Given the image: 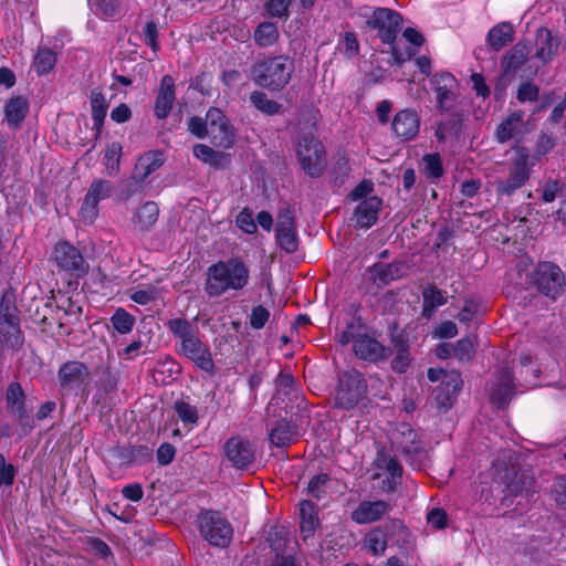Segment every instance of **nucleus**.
I'll return each mask as SVG.
<instances>
[{
	"instance_id": "1",
	"label": "nucleus",
	"mask_w": 566,
	"mask_h": 566,
	"mask_svg": "<svg viewBox=\"0 0 566 566\" xmlns=\"http://www.w3.org/2000/svg\"><path fill=\"white\" fill-rule=\"evenodd\" d=\"M250 282V269L241 258L219 260L208 266L205 292L210 297H220L228 292H240Z\"/></svg>"
},
{
	"instance_id": "2",
	"label": "nucleus",
	"mask_w": 566,
	"mask_h": 566,
	"mask_svg": "<svg viewBox=\"0 0 566 566\" xmlns=\"http://www.w3.org/2000/svg\"><path fill=\"white\" fill-rule=\"evenodd\" d=\"M167 326L179 339L177 353L191 360L199 369L212 373L214 363L208 346L198 336V328L184 318L170 319Z\"/></svg>"
},
{
	"instance_id": "3",
	"label": "nucleus",
	"mask_w": 566,
	"mask_h": 566,
	"mask_svg": "<svg viewBox=\"0 0 566 566\" xmlns=\"http://www.w3.org/2000/svg\"><path fill=\"white\" fill-rule=\"evenodd\" d=\"M292 72V62L280 55L255 63L252 67V78L259 86L277 91L289 83Z\"/></svg>"
},
{
	"instance_id": "4",
	"label": "nucleus",
	"mask_w": 566,
	"mask_h": 566,
	"mask_svg": "<svg viewBox=\"0 0 566 566\" xmlns=\"http://www.w3.org/2000/svg\"><path fill=\"white\" fill-rule=\"evenodd\" d=\"M197 525L200 535L212 546L226 547L232 539V526L219 512H201Z\"/></svg>"
},
{
	"instance_id": "5",
	"label": "nucleus",
	"mask_w": 566,
	"mask_h": 566,
	"mask_svg": "<svg viewBox=\"0 0 566 566\" xmlns=\"http://www.w3.org/2000/svg\"><path fill=\"white\" fill-rule=\"evenodd\" d=\"M367 394V384L361 373L357 370L345 371L336 391V406L343 409H353Z\"/></svg>"
},
{
	"instance_id": "6",
	"label": "nucleus",
	"mask_w": 566,
	"mask_h": 566,
	"mask_svg": "<svg viewBox=\"0 0 566 566\" xmlns=\"http://www.w3.org/2000/svg\"><path fill=\"white\" fill-rule=\"evenodd\" d=\"M517 458L512 451H504L501 458L493 462L495 478L504 483L511 493H520L527 484V479L516 463Z\"/></svg>"
},
{
	"instance_id": "7",
	"label": "nucleus",
	"mask_w": 566,
	"mask_h": 566,
	"mask_svg": "<svg viewBox=\"0 0 566 566\" xmlns=\"http://www.w3.org/2000/svg\"><path fill=\"white\" fill-rule=\"evenodd\" d=\"M22 342L17 308L10 295L4 294L0 302V345L14 348Z\"/></svg>"
},
{
	"instance_id": "8",
	"label": "nucleus",
	"mask_w": 566,
	"mask_h": 566,
	"mask_svg": "<svg viewBox=\"0 0 566 566\" xmlns=\"http://www.w3.org/2000/svg\"><path fill=\"white\" fill-rule=\"evenodd\" d=\"M532 280L536 289L552 300H556L560 295L565 284L564 273L556 264L551 262L538 263Z\"/></svg>"
},
{
	"instance_id": "9",
	"label": "nucleus",
	"mask_w": 566,
	"mask_h": 566,
	"mask_svg": "<svg viewBox=\"0 0 566 566\" xmlns=\"http://www.w3.org/2000/svg\"><path fill=\"white\" fill-rule=\"evenodd\" d=\"M297 157L303 169L310 176H318L325 167V154L323 145L312 138L305 137L297 146Z\"/></svg>"
},
{
	"instance_id": "10",
	"label": "nucleus",
	"mask_w": 566,
	"mask_h": 566,
	"mask_svg": "<svg viewBox=\"0 0 566 566\" xmlns=\"http://www.w3.org/2000/svg\"><path fill=\"white\" fill-rule=\"evenodd\" d=\"M53 260L59 269L77 276L87 273L88 265L81 252L69 242H60L53 250Z\"/></svg>"
},
{
	"instance_id": "11",
	"label": "nucleus",
	"mask_w": 566,
	"mask_h": 566,
	"mask_svg": "<svg viewBox=\"0 0 566 566\" xmlns=\"http://www.w3.org/2000/svg\"><path fill=\"white\" fill-rule=\"evenodd\" d=\"M113 186L109 181L104 179H95L91 184L81 210L80 214L84 222L93 223L98 213V202L108 198L112 193Z\"/></svg>"
},
{
	"instance_id": "12",
	"label": "nucleus",
	"mask_w": 566,
	"mask_h": 566,
	"mask_svg": "<svg viewBox=\"0 0 566 566\" xmlns=\"http://www.w3.org/2000/svg\"><path fill=\"white\" fill-rule=\"evenodd\" d=\"M207 120L212 144L224 149L230 148L234 143V132L223 113L219 108H210Z\"/></svg>"
},
{
	"instance_id": "13",
	"label": "nucleus",
	"mask_w": 566,
	"mask_h": 566,
	"mask_svg": "<svg viewBox=\"0 0 566 566\" xmlns=\"http://www.w3.org/2000/svg\"><path fill=\"white\" fill-rule=\"evenodd\" d=\"M370 23L378 29L379 38L384 43L392 44L401 28V15L387 8H378L374 11Z\"/></svg>"
},
{
	"instance_id": "14",
	"label": "nucleus",
	"mask_w": 566,
	"mask_h": 566,
	"mask_svg": "<svg viewBox=\"0 0 566 566\" xmlns=\"http://www.w3.org/2000/svg\"><path fill=\"white\" fill-rule=\"evenodd\" d=\"M528 153L524 148L516 150V158L506 181L499 182L497 189L505 195L513 193L521 188L530 178Z\"/></svg>"
},
{
	"instance_id": "15",
	"label": "nucleus",
	"mask_w": 566,
	"mask_h": 566,
	"mask_svg": "<svg viewBox=\"0 0 566 566\" xmlns=\"http://www.w3.org/2000/svg\"><path fill=\"white\" fill-rule=\"evenodd\" d=\"M61 387L64 390H83L90 382V370L81 361H67L57 373Z\"/></svg>"
},
{
	"instance_id": "16",
	"label": "nucleus",
	"mask_w": 566,
	"mask_h": 566,
	"mask_svg": "<svg viewBox=\"0 0 566 566\" xmlns=\"http://www.w3.org/2000/svg\"><path fill=\"white\" fill-rule=\"evenodd\" d=\"M228 460L238 469L248 468L255 458L254 446L240 437H231L224 444Z\"/></svg>"
},
{
	"instance_id": "17",
	"label": "nucleus",
	"mask_w": 566,
	"mask_h": 566,
	"mask_svg": "<svg viewBox=\"0 0 566 566\" xmlns=\"http://www.w3.org/2000/svg\"><path fill=\"white\" fill-rule=\"evenodd\" d=\"M489 396L496 407H504L514 395V382L509 369L496 371L489 384Z\"/></svg>"
},
{
	"instance_id": "18",
	"label": "nucleus",
	"mask_w": 566,
	"mask_h": 566,
	"mask_svg": "<svg viewBox=\"0 0 566 566\" xmlns=\"http://www.w3.org/2000/svg\"><path fill=\"white\" fill-rule=\"evenodd\" d=\"M391 128L397 137L402 140H411L420 129L419 115L413 109H401L395 115Z\"/></svg>"
},
{
	"instance_id": "19",
	"label": "nucleus",
	"mask_w": 566,
	"mask_h": 566,
	"mask_svg": "<svg viewBox=\"0 0 566 566\" xmlns=\"http://www.w3.org/2000/svg\"><path fill=\"white\" fill-rule=\"evenodd\" d=\"M276 240L280 247L289 253L297 249L294 218L290 210H283L277 216Z\"/></svg>"
},
{
	"instance_id": "20",
	"label": "nucleus",
	"mask_w": 566,
	"mask_h": 566,
	"mask_svg": "<svg viewBox=\"0 0 566 566\" xmlns=\"http://www.w3.org/2000/svg\"><path fill=\"white\" fill-rule=\"evenodd\" d=\"M390 510V505L381 500L361 501L352 512L350 517L357 524L379 521Z\"/></svg>"
},
{
	"instance_id": "21",
	"label": "nucleus",
	"mask_w": 566,
	"mask_h": 566,
	"mask_svg": "<svg viewBox=\"0 0 566 566\" xmlns=\"http://www.w3.org/2000/svg\"><path fill=\"white\" fill-rule=\"evenodd\" d=\"M462 379L458 371H450L444 376L437 391L436 401L440 408L448 409L455 401V397L461 390Z\"/></svg>"
},
{
	"instance_id": "22",
	"label": "nucleus",
	"mask_w": 566,
	"mask_h": 566,
	"mask_svg": "<svg viewBox=\"0 0 566 566\" xmlns=\"http://www.w3.org/2000/svg\"><path fill=\"white\" fill-rule=\"evenodd\" d=\"M353 350L358 358L369 361H377L388 356V349L384 345L366 335L354 339Z\"/></svg>"
},
{
	"instance_id": "23",
	"label": "nucleus",
	"mask_w": 566,
	"mask_h": 566,
	"mask_svg": "<svg viewBox=\"0 0 566 566\" xmlns=\"http://www.w3.org/2000/svg\"><path fill=\"white\" fill-rule=\"evenodd\" d=\"M559 42L552 34L551 30L547 28H539L536 31L535 36V57L539 60L542 63H548L554 60Z\"/></svg>"
},
{
	"instance_id": "24",
	"label": "nucleus",
	"mask_w": 566,
	"mask_h": 566,
	"mask_svg": "<svg viewBox=\"0 0 566 566\" xmlns=\"http://www.w3.org/2000/svg\"><path fill=\"white\" fill-rule=\"evenodd\" d=\"M381 203V200L375 196L359 202L354 211L356 227L365 229L370 228L378 218Z\"/></svg>"
},
{
	"instance_id": "25",
	"label": "nucleus",
	"mask_w": 566,
	"mask_h": 566,
	"mask_svg": "<svg viewBox=\"0 0 566 566\" xmlns=\"http://www.w3.org/2000/svg\"><path fill=\"white\" fill-rule=\"evenodd\" d=\"M175 102V81L166 75L161 78L160 87L155 103V115L157 118H166Z\"/></svg>"
},
{
	"instance_id": "26",
	"label": "nucleus",
	"mask_w": 566,
	"mask_h": 566,
	"mask_svg": "<svg viewBox=\"0 0 566 566\" xmlns=\"http://www.w3.org/2000/svg\"><path fill=\"white\" fill-rule=\"evenodd\" d=\"M433 84L439 106L448 109L454 101L455 77L450 73L437 74L433 77Z\"/></svg>"
},
{
	"instance_id": "27",
	"label": "nucleus",
	"mask_w": 566,
	"mask_h": 566,
	"mask_svg": "<svg viewBox=\"0 0 566 566\" xmlns=\"http://www.w3.org/2000/svg\"><path fill=\"white\" fill-rule=\"evenodd\" d=\"M394 441L398 449L406 454L419 453L422 450L417 431L408 423L399 424L394 436Z\"/></svg>"
},
{
	"instance_id": "28",
	"label": "nucleus",
	"mask_w": 566,
	"mask_h": 566,
	"mask_svg": "<svg viewBox=\"0 0 566 566\" xmlns=\"http://www.w3.org/2000/svg\"><path fill=\"white\" fill-rule=\"evenodd\" d=\"M371 279L377 285H387L391 281L398 280L406 272V266L401 262L389 264L377 263L369 269Z\"/></svg>"
},
{
	"instance_id": "29",
	"label": "nucleus",
	"mask_w": 566,
	"mask_h": 566,
	"mask_svg": "<svg viewBox=\"0 0 566 566\" xmlns=\"http://www.w3.org/2000/svg\"><path fill=\"white\" fill-rule=\"evenodd\" d=\"M29 111L28 101L21 96L11 97L4 107V119L8 126L17 129L21 126Z\"/></svg>"
},
{
	"instance_id": "30",
	"label": "nucleus",
	"mask_w": 566,
	"mask_h": 566,
	"mask_svg": "<svg viewBox=\"0 0 566 566\" xmlns=\"http://www.w3.org/2000/svg\"><path fill=\"white\" fill-rule=\"evenodd\" d=\"M301 533L304 539L313 537L318 524L316 506L311 501L304 500L300 504Z\"/></svg>"
},
{
	"instance_id": "31",
	"label": "nucleus",
	"mask_w": 566,
	"mask_h": 566,
	"mask_svg": "<svg viewBox=\"0 0 566 566\" xmlns=\"http://www.w3.org/2000/svg\"><path fill=\"white\" fill-rule=\"evenodd\" d=\"M164 163L160 151H147L142 155L134 168V178L144 181L151 172L156 171Z\"/></svg>"
},
{
	"instance_id": "32",
	"label": "nucleus",
	"mask_w": 566,
	"mask_h": 566,
	"mask_svg": "<svg viewBox=\"0 0 566 566\" xmlns=\"http://www.w3.org/2000/svg\"><path fill=\"white\" fill-rule=\"evenodd\" d=\"M524 125V114L521 111L511 113L496 128L495 136L500 143H505L521 132Z\"/></svg>"
},
{
	"instance_id": "33",
	"label": "nucleus",
	"mask_w": 566,
	"mask_h": 566,
	"mask_svg": "<svg viewBox=\"0 0 566 566\" xmlns=\"http://www.w3.org/2000/svg\"><path fill=\"white\" fill-rule=\"evenodd\" d=\"M125 0H87L90 11L102 20L116 18L124 10Z\"/></svg>"
},
{
	"instance_id": "34",
	"label": "nucleus",
	"mask_w": 566,
	"mask_h": 566,
	"mask_svg": "<svg viewBox=\"0 0 566 566\" xmlns=\"http://www.w3.org/2000/svg\"><path fill=\"white\" fill-rule=\"evenodd\" d=\"M423 305L422 315L430 319L436 310L444 305L448 301V295L444 291L439 290L434 285H429L422 291Z\"/></svg>"
},
{
	"instance_id": "35",
	"label": "nucleus",
	"mask_w": 566,
	"mask_h": 566,
	"mask_svg": "<svg viewBox=\"0 0 566 566\" xmlns=\"http://www.w3.org/2000/svg\"><path fill=\"white\" fill-rule=\"evenodd\" d=\"M90 105L93 119V127L97 134L101 133L106 118L108 103L99 90H93L90 95Z\"/></svg>"
},
{
	"instance_id": "36",
	"label": "nucleus",
	"mask_w": 566,
	"mask_h": 566,
	"mask_svg": "<svg viewBox=\"0 0 566 566\" xmlns=\"http://www.w3.org/2000/svg\"><path fill=\"white\" fill-rule=\"evenodd\" d=\"M159 209L153 201L144 203L133 217V222L143 231L149 230L158 219Z\"/></svg>"
},
{
	"instance_id": "37",
	"label": "nucleus",
	"mask_w": 566,
	"mask_h": 566,
	"mask_svg": "<svg viewBox=\"0 0 566 566\" xmlns=\"http://www.w3.org/2000/svg\"><path fill=\"white\" fill-rule=\"evenodd\" d=\"M490 45L499 51L505 44L510 43L514 39V29L512 24L507 22L500 23L493 27L488 35Z\"/></svg>"
},
{
	"instance_id": "38",
	"label": "nucleus",
	"mask_w": 566,
	"mask_h": 566,
	"mask_svg": "<svg viewBox=\"0 0 566 566\" xmlns=\"http://www.w3.org/2000/svg\"><path fill=\"white\" fill-rule=\"evenodd\" d=\"M56 63V54L46 46L39 48L33 60V67L36 74L50 73Z\"/></svg>"
},
{
	"instance_id": "39",
	"label": "nucleus",
	"mask_w": 566,
	"mask_h": 566,
	"mask_svg": "<svg viewBox=\"0 0 566 566\" xmlns=\"http://www.w3.org/2000/svg\"><path fill=\"white\" fill-rule=\"evenodd\" d=\"M528 55V46L525 43H516L503 59L502 67L505 72L520 67Z\"/></svg>"
},
{
	"instance_id": "40",
	"label": "nucleus",
	"mask_w": 566,
	"mask_h": 566,
	"mask_svg": "<svg viewBox=\"0 0 566 566\" xmlns=\"http://www.w3.org/2000/svg\"><path fill=\"white\" fill-rule=\"evenodd\" d=\"M279 39V31L274 23L262 22L254 31V41L260 46L273 45Z\"/></svg>"
},
{
	"instance_id": "41",
	"label": "nucleus",
	"mask_w": 566,
	"mask_h": 566,
	"mask_svg": "<svg viewBox=\"0 0 566 566\" xmlns=\"http://www.w3.org/2000/svg\"><path fill=\"white\" fill-rule=\"evenodd\" d=\"M122 157V145L117 142L111 143L103 156V164L106 167V171L109 176L117 174L119 169V161Z\"/></svg>"
},
{
	"instance_id": "42",
	"label": "nucleus",
	"mask_w": 566,
	"mask_h": 566,
	"mask_svg": "<svg viewBox=\"0 0 566 566\" xmlns=\"http://www.w3.org/2000/svg\"><path fill=\"white\" fill-rule=\"evenodd\" d=\"M113 328L119 334H128L135 325V317L126 310L118 307L111 316Z\"/></svg>"
},
{
	"instance_id": "43",
	"label": "nucleus",
	"mask_w": 566,
	"mask_h": 566,
	"mask_svg": "<svg viewBox=\"0 0 566 566\" xmlns=\"http://www.w3.org/2000/svg\"><path fill=\"white\" fill-rule=\"evenodd\" d=\"M193 155L196 158L213 167L221 166L226 160V156L222 153L216 151L209 146L202 144L193 147Z\"/></svg>"
},
{
	"instance_id": "44",
	"label": "nucleus",
	"mask_w": 566,
	"mask_h": 566,
	"mask_svg": "<svg viewBox=\"0 0 566 566\" xmlns=\"http://www.w3.org/2000/svg\"><path fill=\"white\" fill-rule=\"evenodd\" d=\"M331 489V479L326 473H321L313 476L308 481L307 492L316 500H322Z\"/></svg>"
},
{
	"instance_id": "45",
	"label": "nucleus",
	"mask_w": 566,
	"mask_h": 566,
	"mask_svg": "<svg viewBox=\"0 0 566 566\" xmlns=\"http://www.w3.org/2000/svg\"><path fill=\"white\" fill-rule=\"evenodd\" d=\"M293 431L287 421H280L270 432L269 438L273 446L284 447L292 441Z\"/></svg>"
},
{
	"instance_id": "46",
	"label": "nucleus",
	"mask_w": 566,
	"mask_h": 566,
	"mask_svg": "<svg viewBox=\"0 0 566 566\" xmlns=\"http://www.w3.org/2000/svg\"><path fill=\"white\" fill-rule=\"evenodd\" d=\"M273 534L279 538L277 541H274L272 538V534H270V537L268 538L272 549L276 553V558L273 562L272 566H297L292 555H280L279 553V551L283 548L286 544V539L281 536V532L275 530Z\"/></svg>"
},
{
	"instance_id": "47",
	"label": "nucleus",
	"mask_w": 566,
	"mask_h": 566,
	"mask_svg": "<svg viewBox=\"0 0 566 566\" xmlns=\"http://www.w3.org/2000/svg\"><path fill=\"white\" fill-rule=\"evenodd\" d=\"M175 411L185 426L193 428L198 423V410L184 400L175 402Z\"/></svg>"
},
{
	"instance_id": "48",
	"label": "nucleus",
	"mask_w": 566,
	"mask_h": 566,
	"mask_svg": "<svg viewBox=\"0 0 566 566\" xmlns=\"http://www.w3.org/2000/svg\"><path fill=\"white\" fill-rule=\"evenodd\" d=\"M250 101L255 106V108L268 115L277 114L281 109V105L279 103L269 98L262 92L252 93L250 96Z\"/></svg>"
},
{
	"instance_id": "49",
	"label": "nucleus",
	"mask_w": 566,
	"mask_h": 566,
	"mask_svg": "<svg viewBox=\"0 0 566 566\" xmlns=\"http://www.w3.org/2000/svg\"><path fill=\"white\" fill-rule=\"evenodd\" d=\"M377 465L389 475L390 484L396 485L399 483L402 474V467L395 458L380 455L378 458Z\"/></svg>"
},
{
	"instance_id": "50",
	"label": "nucleus",
	"mask_w": 566,
	"mask_h": 566,
	"mask_svg": "<svg viewBox=\"0 0 566 566\" xmlns=\"http://www.w3.org/2000/svg\"><path fill=\"white\" fill-rule=\"evenodd\" d=\"M422 166L428 178L438 179L443 174L442 160L438 154L424 155Z\"/></svg>"
},
{
	"instance_id": "51",
	"label": "nucleus",
	"mask_w": 566,
	"mask_h": 566,
	"mask_svg": "<svg viewBox=\"0 0 566 566\" xmlns=\"http://www.w3.org/2000/svg\"><path fill=\"white\" fill-rule=\"evenodd\" d=\"M24 395L19 384L13 382L7 390L8 407L15 413L21 415L23 410Z\"/></svg>"
},
{
	"instance_id": "52",
	"label": "nucleus",
	"mask_w": 566,
	"mask_h": 566,
	"mask_svg": "<svg viewBox=\"0 0 566 566\" xmlns=\"http://www.w3.org/2000/svg\"><path fill=\"white\" fill-rule=\"evenodd\" d=\"M368 549L375 555H382L387 547L385 535L379 531L370 532L365 538Z\"/></svg>"
},
{
	"instance_id": "53",
	"label": "nucleus",
	"mask_w": 566,
	"mask_h": 566,
	"mask_svg": "<svg viewBox=\"0 0 566 566\" xmlns=\"http://www.w3.org/2000/svg\"><path fill=\"white\" fill-rule=\"evenodd\" d=\"M338 48L347 59L356 56L359 52V43L353 32H346L344 34Z\"/></svg>"
},
{
	"instance_id": "54",
	"label": "nucleus",
	"mask_w": 566,
	"mask_h": 566,
	"mask_svg": "<svg viewBox=\"0 0 566 566\" xmlns=\"http://www.w3.org/2000/svg\"><path fill=\"white\" fill-rule=\"evenodd\" d=\"M237 226L245 233L253 234L256 232V223L253 218V213L250 209L244 208L237 216Z\"/></svg>"
},
{
	"instance_id": "55",
	"label": "nucleus",
	"mask_w": 566,
	"mask_h": 566,
	"mask_svg": "<svg viewBox=\"0 0 566 566\" xmlns=\"http://www.w3.org/2000/svg\"><path fill=\"white\" fill-rule=\"evenodd\" d=\"M474 354V344L470 338L460 339L453 349V356L460 361H467L471 359Z\"/></svg>"
},
{
	"instance_id": "56",
	"label": "nucleus",
	"mask_w": 566,
	"mask_h": 566,
	"mask_svg": "<svg viewBox=\"0 0 566 566\" xmlns=\"http://www.w3.org/2000/svg\"><path fill=\"white\" fill-rule=\"evenodd\" d=\"M143 36L145 43L153 50V52H157L159 50L158 43V29L155 22L148 21L145 23L143 28Z\"/></svg>"
},
{
	"instance_id": "57",
	"label": "nucleus",
	"mask_w": 566,
	"mask_h": 566,
	"mask_svg": "<svg viewBox=\"0 0 566 566\" xmlns=\"http://www.w3.org/2000/svg\"><path fill=\"white\" fill-rule=\"evenodd\" d=\"M270 312L262 305L254 306L250 314V325L254 329L262 328L269 321Z\"/></svg>"
},
{
	"instance_id": "58",
	"label": "nucleus",
	"mask_w": 566,
	"mask_h": 566,
	"mask_svg": "<svg viewBox=\"0 0 566 566\" xmlns=\"http://www.w3.org/2000/svg\"><path fill=\"white\" fill-rule=\"evenodd\" d=\"M15 471L12 464L7 463L4 457L0 454V486H11L14 481Z\"/></svg>"
},
{
	"instance_id": "59",
	"label": "nucleus",
	"mask_w": 566,
	"mask_h": 566,
	"mask_svg": "<svg viewBox=\"0 0 566 566\" xmlns=\"http://www.w3.org/2000/svg\"><path fill=\"white\" fill-rule=\"evenodd\" d=\"M188 128L191 134L199 138L209 136V123L207 117L205 119L200 117H191L188 122Z\"/></svg>"
},
{
	"instance_id": "60",
	"label": "nucleus",
	"mask_w": 566,
	"mask_h": 566,
	"mask_svg": "<svg viewBox=\"0 0 566 566\" xmlns=\"http://www.w3.org/2000/svg\"><path fill=\"white\" fill-rule=\"evenodd\" d=\"M538 97V87L530 82L522 83L517 90L520 102H532Z\"/></svg>"
},
{
	"instance_id": "61",
	"label": "nucleus",
	"mask_w": 566,
	"mask_h": 566,
	"mask_svg": "<svg viewBox=\"0 0 566 566\" xmlns=\"http://www.w3.org/2000/svg\"><path fill=\"white\" fill-rule=\"evenodd\" d=\"M290 3L291 0H269L266 9L271 15L281 18L287 14Z\"/></svg>"
},
{
	"instance_id": "62",
	"label": "nucleus",
	"mask_w": 566,
	"mask_h": 566,
	"mask_svg": "<svg viewBox=\"0 0 566 566\" xmlns=\"http://www.w3.org/2000/svg\"><path fill=\"white\" fill-rule=\"evenodd\" d=\"M458 334L457 325L451 321L442 322L433 332L434 338H452Z\"/></svg>"
},
{
	"instance_id": "63",
	"label": "nucleus",
	"mask_w": 566,
	"mask_h": 566,
	"mask_svg": "<svg viewBox=\"0 0 566 566\" xmlns=\"http://www.w3.org/2000/svg\"><path fill=\"white\" fill-rule=\"evenodd\" d=\"M175 457V448L169 443L161 444L157 450V461L161 465L169 464Z\"/></svg>"
},
{
	"instance_id": "64",
	"label": "nucleus",
	"mask_w": 566,
	"mask_h": 566,
	"mask_svg": "<svg viewBox=\"0 0 566 566\" xmlns=\"http://www.w3.org/2000/svg\"><path fill=\"white\" fill-rule=\"evenodd\" d=\"M130 116H132L130 108L124 103L119 104L118 106L113 108L111 112L112 120H114L118 124L127 122L130 118Z\"/></svg>"
}]
</instances>
